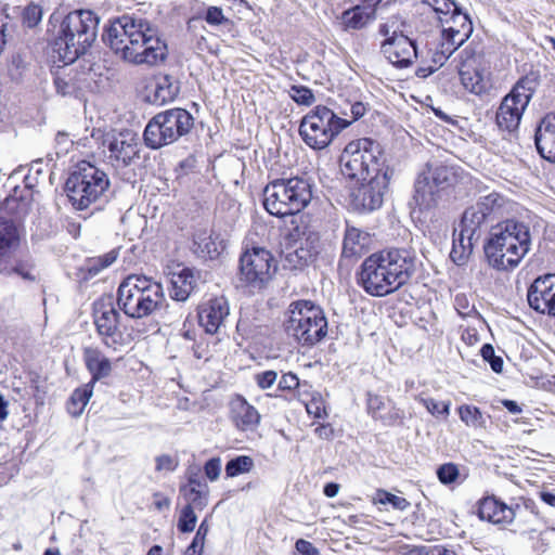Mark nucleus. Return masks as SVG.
Returning a JSON list of instances; mask_svg holds the SVG:
<instances>
[{"instance_id": "37", "label": "nucleus", "mask_w": 555, "mask_h": 555, "mask_svg": "<svg viewBox=\"0 0 555 555\" xmlns=\"http://www.w3.org/2000/svg\"><path fill=\"white\" fill-rule=\"evenodd\" d=\"M193 250L202 258L214 259L219 255L217 244L207 232H199L194 235Z\"/></svg>"}, {"instance_id": "40", "label": "nucleus", "mask_w": 555, "mask_h": 555, "mask_svg": "<svg viewBox=\"0 0 555 555\" xmlns=\"http://www.w3.org/2000/svg\"><path fill=\"white\" fill-rule=\"evenodd\" d=\"M254 460L248 455H238L231 459L225 464V474L228 477H236L241 474L249 473L254 468Z\"/></svg>"}, {"instance_id": "28", "label": "nucleus", "mask_w": 555, "mask_h": 555, "mask_svg": "<svg viewBox=\"0 0 555 555\" xmlns=\"http://www.w3.org/2000/svg\"><path fill=\"white\" fill-rule=\"evenodd\" d=\"M180 91L178 82L169 75L155 78V83L149 91L146 99L151 104L164 105L176 99Z\"/></svg>"}, {"instance_id": "39", "label": "nucleus", "mask_w": 555, "mask_h": 555, "mask_svg": "<svg viewBox=\"0 0 555 555\" xmlns=\"http://www.w3.org/2000/svg\"><path fill=\"white\" fill-rule=\"evenodd\" d=\"M459 415L461 421L469 427H486V418L477 406L463 404L459 408Z\"/></svg>"}, {"instance_id": "32", "label": "nucleus", "mask_w": 555, "mask_h": 555, "mask_svg": "<svg viewBox=\"0 0 555 555\" xmlns=\"http://www.w3.org/2000/svg\"><path fill=\"white\" fill-rule=\"evenodd\" d=\"M195 284L196 281L192 270L182 269L172 276L170 297L177 301H185L194 291Z\"/></svg>"}, {"instance_id": "16", "label": "nucleus", "mask_w": 555, "mask_h": 555, "mask_svg": "<svg viewBox=\"0 0 555 555\" xmlns=\"http://www.w3.org/2000/svg\"><path fill=\"white\" fill-rule=\"evenodd\" d=\"M395 176L392 167H385L383 172L371 176L366 181L352 190L351 203L359 211H373L378 209L384 202V195L389 182Z\"/></svg>"}, {"instance_id": "6", "label": "nucleus", "mask_w": 555, "mask_h": 555, "mask_svg": "<svg viewBox=\"0 0 555 555\" xmlns=\"http://www.w3.org/2000/svg\"><path fill=\"white\" fill-rule=\"evenodd\" d=\"M116 301L128 318L140 320L157 315L166 298L160 283L146 275L129 274L118 286Z\"/></svg>"}, {"instance_id": "19", "label": "nucleus", "mask_w": 555, "mask_h": 555, "mask_svg": "<svg viewBox=\"0 0 555 555\" xmlns=\"http://www.w3.org/2000/svg\"><path fill=\"white\" fill-rule=\"evenodd\" d=\"M527 300L537 312L555 317V274L538 276L528 288Z\"/></svg>"}, {"instance_id": "60", "label": "nucleus", "mask_w": 555, "mask_h": 555, "mask_svg": "<svg viewBox=\"0 0 555 555\" xmlns=\"http://www.w3.org/2000/svg\"><path fill=\"white\" fill-rule=\"evenodd\" d=\"M295 548L299 555H320L319 550L311 542L304 539L296 541Z\"/></svg>"}, {"instance_id": "1", "label": "nucleus", "mask_w": 555, "mask_h": 555, "mask_svg": "<svg viewBox=\"0 0 555 555\" xmlns=\"http://www.w3.org/2000/svg\"><path fill=\"white\" fill-rule=\"evenodd\" d=\"M103 41L121 60L134 65L157 66L168 56L158 30L145 18L124 14L104 29Z\"/></svg>"}, {"instance_id": "34", "label": "nucleus", "mask_w": 555, "mask_h": 555, "mask_svg": "<svg viewBox=\"0 0 555 555\" xmlns=\"http://www.w3.org/2000/svg\"><path fill=\"white\" fill-rule=\"evenodd\" d=\"M92 393V384H86L82 387L75 389L67 401V412L74 417L80 416Z\"/></svg>"}, {"instance_id": "36", "label": "nucleus", "mask_w": 555, "mask_h": 555, "mask_svg": "<svg viewBox=\"0 0 555 555\" xmlns=\"http://www.w3.org/2000/svg\"><path fill=\"white\" fill-rule=\"evenodd\" d=\"M486 220L485 212H480L476 206H472L465 209L460 228L463 229L464 233L479 237V229Z\"/></svg>"}, {"instance_id": "11", "label": "nucleus", "mask_w": 555, "mask_h": 555, "mask_svg": "<svg viewBox=\"0 0 555 555\" xmlns=\"http://www.w3.org/2000/svg\"><path fill=\"white\" fill-rule=\"evenodd\" d=\"M284 322L286 333L301 346H314L327 334V320L323 310L311 301L292 302Z\"/></svg>"}, {"instance_id": "2", "label": "nucleus", "mask_w": 555, "mask_h": 555, "mask_svg": "<svg viewBox=\"0 0 555 555\" xmlns=\"http://www.w3.org/2000/svg\"><path fill=\"white\" fill-rule=\"evenodd\" d=\"M100 18L90 10L63 15L53 12L47 28V41L53 57L72 64L91 48L98 36Z\"/></svg>"}, {"instance_id": "33", "label": "nucleus", "mask_w": 555, "mask_h": 555, "mask_svg": "<svg viewBox=\"0 0 555 555\" xmlns=\"http://www.w3.org/2000/svg\"><path fill=\"white\" fill-rule=\"evenodd\" d=\"M180 492L184 495L188 504L192 509H203L207 505V485L189 478V483L180 488Z\"/></svg>"}, {"instance_id": "45", "label": "nucleus", "mask_w": 555, "mask_h": 555, "mask_svg": "<svg viewBox=\"0 0 555 555\" xmlns=\"http://www.w3.org/2000/svg\"><path fill=\"white\" fill-rule=\"evenodd\" d=\"M289 96L299 105L310 106L314 103L315 98L311 89L305 86H292Z\"/></svg>"}, {"instance_id": "26", "label": "nucleus", "mask_w": 555, "mask_h": 555, "mask_svg": "<svg viewBox=\"0 0 555 555\" xmlns=\"http://www.w3.org/2000/svg\"><path fill=\"white\" fill-rule=\"evenodd\" d=\"M370 243L371 237L369 233L347 223L341 257L348 259L359 258L367 251Z\"/></svg>"}, {"instance_id": "47", "label": "nucleus", "mask_w": 555, "mask_h": 555, "mask_svg": "<svg viewBox=\"0 0 555 555\" xmlns=\"http://www.w3.org/2000/svg\"><path fill=\"white\" fill-rule=\"evenodd\" d=\"M367 411L376 420L387 423V417L382 413L386 408L385 398L375 393H367Z\"/></svg>"}, {"instance_id": "12", "label": "nucleus", "mask_w": 555, "mask_h": 555, "mask_svg": "<svg viewBox=\"0 0 555 555\" xmlns=\"http://www.w3.org/2000/svg\"><path fill=\"white\" fill-rule=\"evenodd\" d=\"M194 126L193 116L176 107L156 114L146 125L143 139L146 146L157 150L186 135Z\"/></svg>"}, {"instance_id": "46", "label": "nucleus", "mask_w": 555, "mask_h": 555, "mask_svg": "<svg viewBox=\"0 0 555 555\" xmlns=\"http://www.w3.org/2000/svg\"><path fill=\"white\" fill-rule=\"evenodd\" d=\"M197 517L191 506H184L179 515L178 530L182 533L192 532L195 528Z\"/></svg>"}, {"instance_id": "20", "label": "nucleus", "mask_w": 555, "mask_h": 555, "mask_svg": "<svg viewBox=\"0 0 555 555\" xmlns=\"http://www.w3.org/2000/svg\"><path fill=\"white\" fill-rule=\"evenodd\" d=\"M380 51L391 64L401 68L408 67L417 57L415 42L398 30L382 42Z\"/></svg>"}, {"instance_id": "5", "label": "nucleus", "mask_w": 555, "mask_h": 555, "mask_svg": "<svg viewBox=\"0 0 555 555\" xmlns=\"http://www.w3.org/2000/svg\"><path fill=\"white\" fill-rule=\"evenodd\" d=\"M25 182L23 189L15 186L13 193L0 205V214L5 210L20 217L31 211L34 191L28 176L25 177ZM21 236V229L13 221L2 219L0 216V273H16L24 280L33 281L31 264L18 261L14 267L9 268L7 263L8 254L18 246Z\"/></svg>"}, {"instance_id": "15", "label": "nucleus", "mask_w": 555, "mask_h": 555, "mask_svg": "<svg viewBox=\"0 0 555 555\" xmlns=\"http://www.w3.org/2000/svg\"><path fill=\"white\" fill-rule=\"evenodd\" d=\"M276 270L272 254L262 247L247 249L240 258V280L254 288H261Z\"/></svg>"}, {"instance_id": "63", "label": "nucleus", "mask_w": 555, "mask_h": 555, "mask_svg": "<svg viewBox=\"0 0 555 555\" xmlns=\"http://www.w3.org/2000/svg\"><path fill=\"white\" fill-rule=\"evenodd\" d=\"M194 51L202 55L205 52H212V50L209 48L207 39L204 36L197 37L195 39V42L193 43Z\"/></svg>"}, {"instance_id": "13", "label": "nucleus", "mask_w": 555, "mask_h": 555, "mask_svg": "<svg viewBox=\"0 0 555 555\" xmlns=\"http://www.w3.org/2000/svg\"><path fill=\"white\" fill-rule=\"evenodd\" d=\"M350 124L327 106L317 105L301 119L299 133L309 147L323 150Z\"/></svg>"}, {"instance_id": "7", "label": "nucleus", "mask_w": 555, "mask_h": 555, "mask_svg": "<svg viewBox=\"0 0 555 555\" xmlns=\"http://www.w3.org/2000/svg\"><path fill=\"white\" fill-rule=\"evenodd\" d=\"M312 188L308 179L300 177L275 179L263 190V207L279 218L297 215L310 204Z\"/></svg>"}, {"instance_id": "51", "label": "nucleus", "mask_w": 555, "mask_h": 555, "mask_svg": "<svg viewBox=\"0 0 555 555\" xmlns=\"http://www.w3.org/2000/svg\"><path fill=\"white\" fill-rule=\"evenodd\" d=\"M464 42L466 40L442 31L439 49L443 51L447 57H450Z\"/></svg>"}, {"instance_id": "64", "label": "nucleus", "mask_w": 555, "mask_h": 555, "mask_svg": "<svg viewBox=\"0 0 555 555\" xmlns=\"http://www.w3.org/2000/svg\"><path fill=\"white\" fill-rule=\"evenodd\" d=\"M402 550V555H429V551L426 546L405 545Z\"/></svg>"}, {"instance_id": "18", "label": "nucleus", "mask_w": 555, "mask_h": 555, "mask_svg": "<svg viewBox=\"0 0 555 555\" xmlns=\"http://www.w3.org/2000/svg\"><path fill=\"white\" fill-rule=\"evenodd\" d=\"M93 319L96 332L105 346L116 349L122 344V333L119 328L120 313L111 298L94 302Z\"/></svg>"}, {"instance_id": "14", "label": "nucleus", "mask_w": 555, "mask_h": 555, "mask_svg": "<svg viewBox=\"0 0 555 555\" xmlns=\"http://www.w3.org/2000/svg\"><path fill=\"white\" fill-rule=\"evenodd\" d=\"M537 82L534 79L524 77L506 94L495 114L496 125L502 131L515 132L520 124L534 91Z\"/></svg>"}, {"instance_id": "55", "label": "nucleus", "mask_w": 555, "mask_h": 555, "mask_svg": "<svg viewBox=\"0 0 555 555\" xmlns=\"http://www.w3.org/2000/svg\"><path fill=\"white\" fill-rule=\"evenodd\" d=\"M204 470L209 480H217L221 472V460L219 457L208 460L204 466Z\"/></svg>"}, {"instance_id": "43", "label": "nucleus", "mask_w": 555, "mask_h": 555, "mask_svg": "<svg viewBox=\"0 0 555 555\" xmlns=\"http://www.w3.org/2000/svg\"><path fill=\"white\" fill-rule=\"evenodd\" d=\"M31 57L27 53L16 52L12 56L10 75L14 80H20L24 72L29 69Z\"/></svg>"}, {"instance_id": "59", "label": "nucleus", "mask_w": 555, "mask_h": 555, "mask_svg": "<svg viewBox=\"0 0 555 555\" xmlns=\"http://www.w3.org/2000/svg\"><path fill=\"white\" fill-rule=\"evenodd\" d=\"M278 386L281 390H293L299 386V379L297 375L288 372L282 375Z\"/></svg>"}, {"instance_id": "22", "label": "nucleus", "mask_w": 555, "mask_h": 555, "mask_svg": "<svg viewBox=\"0 0 555 555\" xmlns=\"http://www.w3.org/2000/svg\"><path fill=\"white\" fill-rule=\"evenodd\" d=\"M229 313L228 300L224 297H216L201 307L198 321L206 333L216 334L223 325Z\"/></svg>"}, {"instance_id": "62", "label": "nucleus", "mask_w": 555, "mask_h": 555, "mask_svg": "<svg viewBox=\"0 0 555 555\" xmlns=\"http://www.w3.org/2000/svg\"><path fill=\"white\" fill-rule=\"evenodd\" d=\"M472 251L461 249L456 244H453V248L450 253L451 259L459 266L464 264Z\"/></svg>"}, {"instance_id": "35", "label": "nucleus", "mask_w": 555, "mask_h": 555, "mask_svg": "<svg viewBox=\"0 0 555 555\" xmlns=\"http://www.w3.org/2000/svg\"><path fill=\"white\" fill-rule=\"evenodd\" d=\"M506 204L507 201L504 196L492 192L486 196L480 197L475 206L480 210V212H485V218L488 219L491 217H499Z\"/></svg>"}, {"instance_id": "30", "label": "nucleus", "mask_w": 555, "mask_h": 555, "mask_svg": "<svg viewBox=\"0 0 555 555\" xmlns=\"http://www.w3.org/2000/svg\"><path fill=\"white\" fill-rule=\"evenodd\" d=\"M440 23L442 31L467 40L473 33V23L467 13L462 12L461 8H456L449 16L442 17Z\"/></svg>"}, {"instance_id": "24", "label": "nucleus", "mask_w": 555, "mask_h": 555, "mask_svg": "<svg viewBox=\"0 0 555 555\" xmlns=\"http://www.w3.org/2000/svg\"><path fill=\"white\" fill-rule=\"evenodd\" d=\"M459 74L463 87L468 92L481 95L488 91L490 87L489 78L483 68L475 65V59H467L463 62Z\"/></svg>"}, {"instance_id": "21", "label": "nucleus", "mask_w": 555, "mask_h": 555, "mask_svg": "<svg viewBox=\"0 0 555 555\" xmlns=\"http://www.w3.org/2000/svg\"><path fill=\"white\" fill-rule=\"evenodd\" d=\"M230 418L237 430L254 434L260 425L261 415L243 396H236L230 403Z\"/></svg>"}, {"instance_id": "54", "label": "nucleus", "mask_w": 555, "mask_h": 555, "mask_svg": "<svg viewBox=\"0 0 555 555\" xmlns=\"http://www.w3.org/2000/svg\"><path fill=\"white\" fill-rule=\"evenodd\" d=\"M382 495L379 500L382 504H390L399 511H405L410 506V502L403 496H398L387 491H383Z\"/></svg>"}, {"instance_id": "25", "label": "nucleus", "mask_w": 555, "mask_h": 555, "mask_svg": "<svg viewBox=\"0 0 555 555\" xmlns=\"http://www.w3.org/2000/svg\"><path fill=\"white\" fill-rule=\"evenodd\" d=\"M515 509L494 496H487L479 502L478 516L492 524H511L515 518Z\"/></svg>"}, {"instance_id": "23", "label": "nucleus", "mask_w": 555, "mask_h": 555, "mask_svg": "<svg viewBox=\"0 0 555 555\" xmlns=\"http://www.w3.org/2000/svg\"><path fill=\"white\" fill-rule=\"evenodd\" d=\"M534 143L541 157L555 163V114H547L537 127Z\"/></svg>"}, {"instance_id": "61", "label": "nucleus", "mask_w": 555, "mask_h": 555, "mask_svg": "<svg viewBox=\"0 0 555 555\" xmlns=\"http://www.w3.org/2000/svg\"><path fill=\"white\" fill-rule=\"evenodd\" d=\"M22 22L25 27L34 28L35 27V4L29 2L26 7L22 9Z\"/></svg>"}, {"instance_id": "8", "label": "nucleus", "mask_w": 555, "mask_h": 555, "mask_svg": "<svg viewBox=\"0 0 555 555\" xmlns=\"http://www.w3.org/2000/svg\"><path fill=\"white\" fill-rule=\"evenodd\" d=\"M457 182V170L441 162H429L417 173L410 205L420 211H429L448 196L449 190Z\"/></svg>"}, {"instance_id": "4", "label": "nucleus", "mask_w": 555, "mask_h": 555, "mask_svg": "<svg viewBox=\"0 0 555 555\" xmlns=\"http://www.w3.org/2000/svg\"><path fill=\"white\" fill-rule=\"evenodd\" d=\"M531 246L529 225L506 219L493 225L483 245L489 264L500 271L516 268Z\"/></svg>"}, {"instance_id": "29", "label": "nucleus", "mask_w": 555, "mask_h": 555, "mask_svg": "<svg viewBox=\"0 0 555 555\" xmlns=\"http://www.w3.org/2000/svg\"><path fill=\"white\" fill-rule=\"evenodd\" d=\"M83 361L91 374V380L88 384H94L107 376L112 372V363L100 350L88 347L83 350Z\"/></svg>"}, {"instance_id": "58", "label": "nucleus", "mask_w": 555, "mask_h": 555, "mask_svg": "<svg viewBox=\"0 0 555 555\" xmlns=\"http://www.w3.org/2000/svg\"><path fill=\"white\" fill-rule=\"evenodd\" d=\"M478 238L464 233L463 229L460 228L459 236L454 238L453 244H456L461 249L473 251L474 241Z\"/></svg>"}, {"instance_id": "3", "label": "nucleus", "mask_w": 555, "mask_h": 555, "mask_svg": "<svg viewBox=\"0 0 555 555\" xmlns=\"http://www.w3.org/2000/svg\"><path fill=\"white\" fill-rule=\"evenodd\" d=\"M415 271L413 250L391 248L369 256L357 273V281L367 294L383 297L405 285Z\"/></svg>"}, {"instance_id": "52", "label": "nucleus", "mask_w": 555, "mask_h": 555, "mask_svg": "<svg viewBox=\"0 0 555 555\" xmlns=\"http://www.w3.org/2000/svg\"><path fill=\"white\" fill-rule=\"evenodd\" d=\"M208 525L206 522V520H204L197 531H196V534L195 537L193 538V541L191 542V544L188 546L189 548V554H198V553H203V550H204V543H205V539H206V535L208 533Z\"/></svg>"}, {"instance_id": "42", "label": "nucleus", "mask_w": 555, "mask_h": 555, "mask_svg": "<svg viewBox=\"0 0 555 555\" xmlns=\"http://www.w3.org/2000/svg\"><path fill=\"white\" fill-rule=\"evenodd\" d=\"M424 5H428L436 14L440 23L442 17L449 16L459 5L453 0H422Z\"/></svg>"}, {"instance_id": "38", "label": "nucleus", "mask_w": 555, "mask_h": 555, "mask_svg": "<svg viewBox=\"0 0 555 555\" xmlns=\"http://www.w3.org/2000/svg\"><path fill=\"white\" fill-rule=\"evenodd\" d=\"M295 231L299 238L298 245L307 249V251L312 254V257L317 259L321 251L320 234L310 228H305L301 232L296 228Z\"/></svg>"}, {"instance_id": "41", "label": "nucleus", "mask_w": 555, "mask_h": 555, "mask_svg": "<svg viewBox=\"0 0 555 555\" xmlns=\"http://www.w3.org/2000/svg\"><path fill=\"white\" fill-rule=\"evenodd\" d=\"M285 260L293 269H299L313 263L317 259L307 249L298 245L285 255Z\"/></svg>"}, {"instance_id": "57", "label": "nucleus", "mask_w": 555, "mask_h": 555, "mask_svg": "<svg viewBox=\"0 0 555 555\" xmlns=\"http://www.w3.org/2000/svg\"><path fill=\"white\" fill-rule=\"evenodd\" d=\"M155 462H156L155 468L157 472H163V470L173 472L178 466V462L171 455H168V454H163V455L157 456L155 459Z\"/></svg>"}, {"instance_id": "17", "label": "nucleus", "mask_w": 555, "mask_h": 555, "mask_svg": "<svg viewBox=\"0 0 555 555\" xmlns=\"http://www.w3.org/2000/svg\"><path fill=\"white\" fill-rule=\"evenodd\" d=\"M108 163L115 170H124L140 159L141 144L132 131L107 134L103 142Z\"/></svg>"}, {"instance_id": "48", "label": "nucleus", "mask_w": 555, "mask_h": 555, "mask_svg": "<svg viewBox=\"0 0 555 555\" xmlns=\"http://www.w3.org/2000/svg\"><path fill=\"white\" fill-rule=\"evenodd\" d=\"M426 409L427 411L434 415V416H448L450 412V402L446 401H436L433 398H423L420 397L417 399Z\"/></svg>"}, {"instance_id": "56", "label": "nucleus", "mask_w": 555, "mask_h": 555, "mask_svg": "<svg viewBox=\"0 0 555 555\" xmlns=\"http://www.w3.org/2000/svg\"><path fill=\"white\" fill-rule=\"evenodd\" d=\"M276 378H278V373L275 371H271V370L258 373L255 376V380L261 389L270 388L275 383Z\"/></svg>"}, {"instance_id": "27", "label": "nucleus", "mask_w": 555, "mask_h": 555, "mask_svg": "<svg viewBox=\"0 0 555 555\" xmlns=\"http://www.w3.org/2000/svg\"><path fill=\"white\" fill-rule=\"evenodd\" d=\"M70 64L63 63L52 72L53 82L56 92L63 96L74 95L82 89V79L77 70L69 67Z\"/></svg>"}, {"instance_id": "50", "label": "nucleus", "mask_w": 555, "mask_h": 555, "mask_svg": "<svg viewBox=\"0 0 555 555\" xmlns=\"http://www.w3.org/2000/svg\"><path fill=\"white\" fill-rule=\"evenodd\" d=\"M482 359L488 362L495 373H501L503 371V359L499 356H495L494 348L490 344H485L480 350Z\"/></svg>"}, {"instance_id": "49", "label": "nucleus", "mask_w": 555, "mask_h": 555, "mask_svg": "<svg viewBox=\"0 0 555 555\" xmlns=\"http://www.w3.org/2000/svg\"><path fill=\"white\" fill-rule=\"evenodd\" d=\"M117 259V253L112 250L101 257L91 259L89 261L88 270L90 273L96 274L103 269L108 268Z\"/></svg>"}, {"instance_id": "31", "label": "nucleus", "mask_w": 555, "mask_h": 555, "mask_svg": "<svg viewBox=\"0 0 555 555\" xmlns=\"http://www.w3.org/2000/svg\"><path fill=\"white\" fill-rule=\"evenodd\" d=\"M376 20L373 10L365 9L361 4L345 10L340 15V22L345 31L360 30Z\"/></svg>"}, {"instance_id": "53", "label": "nucleus", "mask_w": 555, "mask_h": 555, "mask_svg": "<svg viewBox=\"0 0 555 555\" xmlns=\"http://www.w3.org/2000/svg\"><path fill=\"white\" fill-rule=\"evenodd\" d=\"M204 20L211 26L229 23V18L224 16L222 9L219 7H208Z\"/></svg>"}, {"instance_id": "9", "label": "nucleus", "mask_w": 555, "mask_h": 555, "mask_svg": "<svg viewBox=\"0 0 555 555\" xmlns=\"http://www.w3.org/2000/svg\"><path fill=\"white\" fill-rule=\"evenodd\" d=\"M339 167L345 178L360 182L390 166L386 163L380 144L370 138H362L345 146L339 157Z\"/></svg>"}, {"instance_id": "44", "label": "nucleus", "mask_w": 555, "mask_h": 555, "mask_svg": "<svg viewBox=\"0 0 555 555\" xmlns=\"http://www.w3.org/2000/svg\"><path fill=\"white\" fill-rule=\"evenodd\" d=\"M437 478L444 485L454 483L461 476L459 466L454 463H444L437 468Z\"/></svg>"}, {"instance_id": "10", "label": "nucleus", "mask_w": 555, "mask_h": 555, "mask_svg": "<svg viewBox=\"0 0 555 555\" xmlns=\"http://www.w3.org/2000/svg\"><path fill=\"white\" fill-rule=\"evenodd\" d=\"M109 180L103 170L82 160L77 163L65 182V192L72 205L79 210L96 203L108 190Z\"/></svg>"}]
</instances>
